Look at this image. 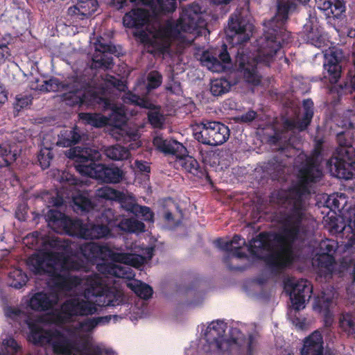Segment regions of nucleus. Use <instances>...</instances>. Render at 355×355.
Returning <instances> with one entry per match:
<instances>
[{
  "instance_id": "nucleus-1",
  "label": "nucleus",
  "mask_w": 355,
  "mask_h": 355,
  "mask_svg": "<svg viewBox=\"0 0 355 355\" xmlns=\"http://www.w3.org/2000/svg\"><path fill=\"white\" fill-rule=\"evenodd\" d=\"M286 200L292 207L288 212L280 214L279 231L259 233L250 242L248 247L251 255L263 261L275 275L281 274L293 265L295 261L293 246L300 236L305 216L302 205L289 199L287 196Z\"/></svg>"
},
{
  "instance_id": "nucleus-2",
  "label": "nucleus",
  "mask_w": 355,
  "mask_h": 355,
  "mask_svg": "<svg viewBox=\"0 0 355 355\" xmlns=\"http://www.w3.org/2000/svg\"><path fill=\"white\" fill-rule=\"evenodd\" d=\"M68 157L74 159L76 168L81 175L107 184L120 183L125 173L114 164L96 163L101 157L98 150L91 148L76 147L69 150Z\"/></svg>"
},
{
  "instance_id": "nucleus-3",
  "label": "nucleus",
  "mask_w": 355,
  "mask_h": 355,
  "mask_svg": "<svg viewBox=\"0 0 355 355\" xmlns=\"http://www.w3.org/2000/svg\"><path fill=\"white\" fill-rule=\"evenodd\" d=\"M60 254L58 252H39L31 255L26 265L34 275L50 277L49 284L58 291H71L81 284V278L76 275L60 274L56 268Z\"/></svg>"
},
{
  "instance_id": "nucleus-4",
  "label": "nucleus",
  "mask_w": 355,
  "mask_h": 355,
  "mask_svg": "<svg viewBox=\"0 0 355 355\" xmlns=\"http://www.w3.org/2000/svg\"><path fill=\"white\" fill-rule=\"evenodd\" d=\"M323 141L318 139L315 142L314 148L310 155L300 154L298 157L305 158L299 165L297 173V183L291 187L287 193V197L294 200L303 205L304 196L309 193V185L311 183L318 182L322 175V170L318 162V157L322 152Z\"/></svg>"
},
{
  "instance_id": "nucleus-5",
  "label": "nucleus",
  "mask_w": 355,
  "mask_h": 355,
  "mask_svg": "<svg viewBox=\"0 0 355 355\" xmlns=\"http://www.w3.org/2000/svg\"><path fill=\"white\" fill-rule=\"evenodd\" d=\"M281 48L280 42L271 40H263L259 45L257 54L254 58H250L248 55L239 51L236 63L245 81L254 86L259 85L262 77L257 70V64L261 63L270 67Z\"/></svg>"
},
{
  "instance_id": "nucleus-6",
  "label": "nucleus",
  "mask_w": 355,
  "mask_h": 355,
  "mask_svg": "<svg viewBox=\"0 0 355 355\" xmlns=\"http://www.w3.org/2000/svg\"><path fill=\"white\" fill-rule=\"evenodd\" d=\"M28 327L30 329L28 340L35 345H51L55 354L73 355V352H80L81 354L82 352L87 348L85 347L80 351L77 347L76 340L69 338L59 330H45L33 322H29Z\"/></svg>"
},
{
  "instance_id": "nucleus-7",
  "label": "nucleus",
  "mask_w": 355,
  "mask_h": 355,
  "mask_svg": "<svg viewBox=\"0 0 355 355\" xmlns=\"http://www.w3.org/2000/svg\"><path fill=\"white\" fill-rule=\"evenodd\" d=\"M342 51L331 50L324 55L323 64V78L327 80L331 85L328 87V93L333 96L332 102L337 104L343 95L355 92V74L350 78L349 83L345 81L337 84L341 75L340 62Z\"/></svg>"
},
{
  "instance_id": "nucleus-8",
  "label": "nucleus",
  "mask_w": 355,
  "mask_h": 355,
  "mask_svg": "<svg viewBox=\"0 0 355 355\" xmlns=\"http://www.w3.org/2000/svg\"><path fill=\"white\" fill-rule=\"evenodd\" d=\"M153 144L159 151L175 156L177 164L188 173L199 178L205 177L210 180V177L204 167L200 166L193 157L187 155L188 151L182 144L175 140L164 139L162 137H156L153 139Z\"/></svg>"
},
{
  "instance_id": "nucleus-9",
  "label": "nucleus",
  "mask_w": 355,
  "mask_h": 355,
  "mask_svg": "<svg viewBox=\"0 0 355 355\" xmlns=\"http://www.w3.org/2000/svg\"><path fill=\"white\" fill-rule=\"evenodd\" d=\"M337 141L338 147L331 160L330 170L339 179L351 180L355 176V149L343 132L338 134Z\"/></svg>"
},
{
  "instance_id": "nucleus-10",
  "label": "nucleus",
  "mask_w": 355,
  "mask_h": 355,
  "mask_svg": "<svg viewBox=\"0 0 355 355\" xmlns=\"http://www.w3.org/2000/svg\"><path fill=\"white\" fill-rule=\"evenodd\" d=\"M295 0H276V12L273 17L264 23L266 30L263 40L280 42L277 36L284 29L290 17L297 11Z\"/></svg>"
},
{
  "instance_id": "nucleus-11",
  "label": "nucleus",
  "mask_w": 355,
  "mask_h": 355,
  "mask_svg": "<svg viewBox=\"0 0 355 355\" xmlns=\"http://www.w3.org/2000/svg\"><path fill=\"white\" fill-rule=\"evenodd\" d=\"M96 304L89 300L78 297H73L66 300L55 313L57 321L60 323H67L72 321L74 317L89 316L97 313Z\"/></svg>"
},
{
  "instance_id": "nucleus-12",
  "label": "nucleus",
  "mask_w": 355,
  "mask_h": 355,
  "mask_svg": "<svg viewBox=\"0 0 355 355\" xmlns=\"http://www.w3.org/2000/svg\"><path fill=\"white\" fill-rule=\"evenodd\" d=\"M198 128L200 130L194 132V138L203 144L214 146L221 145L230 137L228 126L219 121H203Z\"/></svg>"
},
{
  "instance_id": "nucleus-13",
  "label": "nucleus",
  "mask_w": 355,
  "mask_h": 355,
  "mask_svg": "<svg viewBox=\"0 0 355 355\" xmlns=\"http://www.w3.org/2000/svg\"><path fill=\"white\" fill-rule=\"evenodd\" d=\"M165 26L171 28V32L168 35L171 44L173 40L181 37L182 33L198 35V29L204 26V21L197 12H192L191 10H186L176 22L168 21Z\"/></svg>"
},
{
  "instance_id": "nucleus-14",
  "label": "nucleus",
  "mask_w": 355,
  "mask_h": 355,
  "mask_svg": "<svg viewBox=\"0 0 355 355\" xmlns=\"http://www.w3.org/2000/svg\"><path fill=\"white\" fill-rule=\"evenodd\" d=\"M85 293L87 295L103 297L100 300L104 306H116L121 304L120 295L105 284V279L98 274L88 276L86 279Z\"/></svg>"
},
{
  "instance_id": "nucleus-15",
  "label": "nucleus",
  "mask_w": 355,
  "mask_h": 355,
  "mask_svg": "<svg viewBox=\"0 0 355 355\" xmlns=\"http://www.w3.org/2000/svg\"><path fill=\"white\" fill-rule=\"evenodd\" d=\"M114 214L111 209H105L96 223L83 225L80 227V236L85 239H98L108 236L111 228L115 227Z\"/></svg>"
},
{
  "instance_id": "nucleus-16",
  "label": "nucleus",
  "mask_w": 355,
  "mask_h": 355,
  "mask_svg": "<svg viewBox=\"0 0 355 355\" xmlns=\"http://www.w3.org/2000/svg\"><path fill=\"white\" fill-rule=\"evenodd\" d=\"M297 129L299 131H304L300 126V119L295 121L291 119H286L283 123L282 129H275L274 133L269 135L267 142L271 146L276 147L279 151L289 157L291 150H294L292 142L293 138L289 133L290 130Z\"/></svg>"
},
{
  "instance_id": "nucleus-17",
  "label": "nucleus",
  "mask_w": 355,
  "mask_h": 355,
  "mask_svg": "<svg viewBox=\"0 0 355 355\" xmlns=\"http://www.w3.org/2000/svg\"><path fill=\"white\" fill-rule=\"evenodd\" d=\"M171 29L170 26H164L157 30L152 37L141 30L135 33V36L138 37L142 43L148 44L156 51L164 54L168 52L171 46L168 35L171 32Z\"/></svg>"
},
{
  "instance_id": "nucleus-18",
  "label": "nucleus",
  "mask_w": 355,
  "mask_h": 355,
  "mask_svg": "<svg viewBox=\"0 0 355 355\" xmlns=\"http://www.w3.org/2000/svg\"><path fill=\"white\" fill-rule=\"evenodd\" d=\"M49 225L57 232H64L69 235L76 234L78 230H80L82 223L79 220H73L64 213L56 210L50 209L46 215Z\"/></svg>"
},
{
  "instance_id": "nucleus-19",
  "label": "nucleus",
  "mask_w": 355,
  "mask_h": 355,
  "mask_svg": "<svg viewBox=\"0 0 355 355\" xmlns=\"http://www.w3.org/2000/svg\"><path fill=\"white\" fill-rule=\"evenodd\" d=\"M252 24L249 22L246 17L241 12H234L228 20V29L227 31L230 37H237V43L247 42L250 37Z\"/></svg>"
},
{
  "instance_id": "nucleus-20",
  "label": "nucleus",
  "mask_w": 355,
  "mask_h": 355,
  "mask_svg": "<svg viewBox=\"0 0 355 355\" xmlns=\"http://www.w3.org/2000/svg\"><path fill=\"white\" fill-rule=\"evenodd\" d=\"M64 87L67 91L62 95L64 101L67 105H84L85 103V91L84 85L78 76H73L67 81Z\"/></svg>"
},
{
  "instance_id": "nucleus-21",
  "label": "nucleus",
  "mask_w": 355,
  "mask_h": 355,
  "mask_svg": "<svg viewBox=\"0 0 355 355\" xmlns=\"http://www.w3.org/2000/svg\"><path fill=\"white\" fill-rule=\"evenodd\" d=\"M216 55V53L213 55L209 51L203 52L200 58L201 64L213 72H223L225 70V64L231 62V58L225 44H223L222 49L219 51L218 57Z\"/></svg>"
},
{
  "instance_id": "nucleus-22",
  "label": "nucleus",
  "mask_w": 355,
  "mask_h": 355,
  "mask_svg": "<svg viewBox=\"0 0 355 355\" xmlns=\"http://www.w3.org/2000/svg\"><path fill=\"white\" fill-rule=\"evenodd\" d=\"M102 40L103 39L100 37L95 43L96 51L99 53H96L93 55L91 67L92 69H110L114 66V60L112 56L105 53H114L116 48L111 44L103 42Z\"/></svg>"
},
{
  "instance_id": "nucleus-23",
  "label": "nucleus",
  "mask_w": 355,
  "mask_h": 355,
  "mask_svg": "<svg viewBox=\"0 0 355 355\" xmlns=\"http://www.w3.org/2000/svg\"><path fill=\"white\" fill-rule=\"evenodd\" d=\"M286 286L291 288L290 297L294 309L299 311L304 308L306 297L309 298L312 293V287L308 281L301 279L295 284L288 281L286 283Z\"/></svg>"
},
{
  "instance_id": "nucleus-24",
  "label": "nucleus",
  "mask_w": 355,
  "mask_h": 355,
  "mask_svg": "<svg viewBox=\"0 0 355 355\" xmlns=\"http://www.w3.org/2000/svg\"><path fill=\"white\" fill-rule=\"evenodd\" d=\"M315 6L327 19H341L345 16L346 1L345 0H315Z\"/></svg>"
},
{
  "instance_id": "nucleus-25",
  "label": "nucleus",
  "mask_w": 355,
  "mask_h": 355,
  "mask_svg": "<svg viewBox=\"0 0 355 355\" xmlns=\"http://www.w3.org/2000/svg\"><path fill=\"white\" fill-rule=\"evenodd\" d=\"M215 245L221 250L225 251V254L223 257V261L230 270H243V268L239 266H234L231 263L233 258L245 259L248 258L245 252L241 251L239 246H235L232 249L230 240H225L222 238H218L214 241Z\"/></svg>"
},
{
  "instance_id": "nucleus-26",
  "label": "nucleus",
  "mask_w": 355,
  "mask_h": 355,
  "mask_svg": "<svg viewBox=\"0 0 355 355\" xmlns=\"http://www.w3.org/2000/svg\"><path fill=\"white\" fill-rule=\"evenodd\" d=\"M98 7V3L96 0H78L76 4L69 7L67 15L83 20L90 17Z\"/></svg>"
},
{
  "instance_id": "nucleus-27",
  "label": "nucleus",
  "mask_w": 355,
  "mask_h": 355,
  "mask_svg": "<svg viewBox=\"0 0 355 355\" xmlns=\"http://www.w3.org/2000/svg\"><path fill=\"white\" fill-rule=\"evenodd\" d=\"M149 20L148 12L143 8H133L126 12L123 17V24L129 28H140Z\"/></svg>"
},
{
  "instance_id": "nucleus-28",
  "label": "nucleus",
  "mask_w": 355,
  "mask_h": 355,
  "mask_svg": "<svg viewBox=\"0 0 355 355\" xmlns=\"http://www.w3.org/2000/svg\"><path fill=\"white\" fill-rule=\"evenodd\" d=\"M323 338L318 331L306 337L301 351V355H323Z\"/></svg>"
},
{
  "instance_id": "nucleus-29",
  "label": "nucleus",
  "mask_w": 355,
  "mask_h": 355,
  "mask_svg": "<svg viewBox=\"0 0 355 355\" xmlns=\"http://www.w3.org/2000/svg\"><path fill=\"white\" fill-rule=\"evenodd\" d=\"M57 300L56 295L54 299H51L49 294L44 292H37L31 297L28 305L32 310L45 311L51 309L57 303Z\"/></svg>"
},
{
  "instance_id": "nucleus-30",
  "label": "nucleus",
  "mask_w": 355,
  "mask_h": 355,
  "mask_svg": "<svg viewBox=\"0 0 355 355\" xmlns=\"http://www.w3.org/2000/svg\"><path fill=\"white\" fill-rule=\"evenodd\" d=\"M226 324L223 321L212 322L206 329L205 338L210 345L215 344L220 349L221 342L225 332Z\"/></svg>"
},
{
  "instance_id": "nucleus-31",
  "label": "nucleus",
  "mask_w": 355,
  "mask_h": 355,
  "mask_svg": "<svg viewBox=\"0 0 355 355\" xmlns=\"http://www.w3.org/2000/svg\"><path fill=\"white\" fill-rule=\"evenodd\" d=\"M81 135L79 128L75 125L69 129L62 130L58 135L57 146L61 147H71L79 143Z\"/></svg>"
},
{
  "instance_id": "nucleus-32",
  "label": "nucleus",
  "mask_w": 355,
  "mask_h": 355,
  "mask_svg": "<svg viewBox=\"0 0 355 355\" xmlns=\"http://www.w3.org/2000/svg\"><path fill=\"white\" fill-rule=\"evenodd\" d=\"M132 3H141L149 7L153 12L171 13L174 12V4L171 5L167 0H129ZM174 3V2H171Z\"/></svg>"
},
{
  "instance_id": "nucleus-33",
  "label": "nucleus",
  "mask_w": 355,
  "mask_h": 355,
  "mask_svg": "<svg viewBox=\"0 0 355 355\" xmlns=\"http://www.w3.org/2000/svg\"><path fill=\"white\" fill-rule=\"evenodd\" d=\"M73 209L81 215L95 209L94 202L84 193H78L73 197Z\"/></svg>"
},
{
  "instance_id": "nucleus-34",
  "label": "nucleus",
  "mask_w": 355,
  "mask_h": 355,
  "mask_svg": "<svg viewBox=\"0 0 355 355\" xmlns=\"http://www.w3.org/2000/svg\"><path fill=\"white\" fill-rule=\"evenodd\" d=\"M28 280L26 273L21 268H11L8 275V284L10 286L19 289L25 286Z\"/></svg>"
},
{
  "instance_id": "nucleus-35",
  "label": "nucleus",
  "mask_w": 355,
  "mask_h": 355,
  "mask_svg": "<svg viewBox=\"0 0 355 355\" xmlns=\"http://www.w3.org/2000/svg\"><path fill=\"white\" fill-rule=\"evenodd\" d=\"M85 105L98 106L103 110H107L111 105V100L103 94L95 92H87L85 93Z\"/></svg>"
},
{
  "instance_id": "nucleus-36",
  "label": "nucleus",
  "mask_w": 355,
  "mask_h": 355,
  "mask_svg": "<svg viewBox=\"0 0 355 355\" xmlns=\"http://www.w3.org/2000/svg\"><path fill=\"white\" fill-rule=\"evenodd\" d=\"M116 220L115 227L126 232H141L144 231L145 225L143 222L135 218H123L119 222Z\"/></svg>"
},
{
  "instance_id": "nucleus-37",
  "label": "nucleus",
  "mask_w": 355,
  "mask_h": 355,
  "mask_svg": "<svg viewBox=\"0 0 355 355\" xmlns=\"http://www.w3.org/2000/svg\"><path fill=\"white\" fill-rule=\"evenodd\" d=\"M104 153L107 157L115 161L127 159L130 156V150L120 144L107 147Z\"/></svg>"
},
{
  "instance_id": "nucleus-38",
  "label": "nucleus",
  "mask_w": 355,
  "mask_h": 355,
  "mask_svg": "<svg viewBox=\"0 0 355 355\" xmlns=\"http://www.w3.org/2000/svg\"><path fill=\"white\" fill-rule=\"evenodd\" d=\"M58 264H60V270L62 272L79 271L83 267V263L71 259L66 256L63 252H58Z\"/></svg>"
},
{
  "instance_id": "nucleus-39",
  "label": "nucleus",
  "mask_w": 355,
  "mask_h": 355,
  "mask_svg": "<svg viewBox=\"0 0 355 355\" xmlns=\"http://www.w3.org/2000/svg\"><path fill=\"white\" fill-rule=\"evenodd\" d=\"M99 249L98 259L103 261L110 259L113 262L119 263L120 261L126 258V255L122 254L123 252H114L108 245H99Z\"/></svg>"
},
{
  "instance_id": "nucleus-40",
  "label": "nucleus",
  "mask_w": 355,
  "mask_h": 355,
  "mask_svg": "<svg viewBox=\"0 0 355 355\" xmlns=\"http://www.w3.org/2000/svg\"><path fill=\"white\" fill-rule=\"evenodd\" d=\"M340 233L343 236L347 239L345 243L347 249L353 248L355 250V212L349 218L348 225L342 228Z\"/></svg>"
},
{
  "instance_id": "nucleus-41",
  "label": "nucleus",
  "mask_w": 355,
  "mask_h": 355,
  "mask_svg": "<svg viewBox=\"0 0 355 355\" xmlns=\"http://www.w3.org/2000/svg\"><path fill=\"white\" fill-rule=\"evenodd\" d=\"M315 262L321 271L326 274H331L334 270V265L336 263L335 257L332 254H319Z\"/></svg>"
},
{
  "instance_id": "nucleus-42",
  "label": "nucleus",
  "mask_w": 355,
  "mask_h": 355,
  "mask_svg": "<svg viewBox=\"0 0 355 355\" xmlns=\"http://www.w3.org/2000/svg\"><path fill=\"white\" fill-rule=\"evenodd\" d=\"M231 88V84L226 78H217L211 80L210 83V92L214 96H221Z\"/></svg>"
},
{
  "instance_id": "nucleus-43",
  "label": "nucleus",
  "mask_w": 355,
  "mask_h": 355,
  "mask_svg": "<svg viewBox=\"0 0 355 355\" xmlns=\"http://www.w3.org/2000/svg\"><path fill=\"white\" fill-rule=\"evenodd\" d=\"M128 286L139 297L144 300L150 299L153 293L152 287L141 282L129 284Z\"/></svg>"
},
{
  "instance_id": "nucleus-44",
  "label": "nucleus",
  "mask_w": 355,
  "mask_h": 355,
  "mask_svg": "<svg viewBox=\"0 0 355 355\" xmlns=\"http://www.w3.org/2000/svg\"><path fill=\"white\" fill-rule=\"evenodd\" d=\"M95 196L98 199L116 202L122 196V191L109 187H104L97 189Z\"/></svg>"
},
{
  "instance_id": "nucleus-45",
  "label": "nucleus",
  "mask_w": 355,
  "mask_h": 355,
  "mask_svg": "<svg viewBox=\"0 0 355 355\" xmlns=\"http://www.w3.org/2000/svg\"><path fill=\"white\" fill-rule=\"evenodd\" d=\"M304 114L300 119L302 129H306L310 125L313 116V103L311 99L303 101Z\"/></svg>"
},
{
  "instance_id": "nucleus-46",
  "label": "nucleus",
  "mask_w": 355,
  "mask_h": 355,
  "mask_svg": "<svg viewBox=\"0 0 355 355\" xmlns=\"http://www.w3.org/2000/svg\"><path fill=\"white\" fill-rule=\"evenodd\" d=\"M99 245L96 243H87L80 246L83 256L89 261H96L98 258Z\"/></svg>"
},
{
  "instance_id": "nucleus-47",
  "label": "nucleus",
  "mask_w": 355,
  "mask_h": 355,
  "mask_svg": "<svg viewBox=\"0 0 355 355\" xmlns=\"http://www.w3.org/2000/svg\"><path fill=\"white\" fill-rule=\"evenodd\" d=\"M17 159V154L9 146H0V168L10 166Z\"/></svg>"
},
{
  "instance_id": "nucleus-48",
  "label": "nucleus",
  "mask_w": 355,
  "mask_h": 355,
  "mask_svg": "<svg viewBox=\"0 0 355 355\" xmlns=\"http://www.w3.org/2000/svg\"><path fill=\"white\" fill-rule=\"evenodd\" d=\"M116 202L120 203L121 207L124 210L133 214L137 213L139 205L133 198L126 196L123 192H122V196Z\"/></svg>"
},
{
  "instance_id": "nucleus-49",
  "label": "nucleus",
  "mask_w": 355,
  "mask_h": 355,
  "mask_svg": "<svg viewBox=\"0 0 355 355\" xmlns=\"http://www.w3.org/2000/svg\"><path fill=\"white\" fill-rule=\"evenodd\" d=\"M80 117L88 124L96 128H101L106 124V119L97 114L80 113Z\"/></svg>"
},
{
  "instance_id": "nucleus-50",
  "label": "nucleus",
  "mask_w": 355,
  "mask_h": 355,
  "mask_svg": "<svg viewBox=\"0 0 355 355\" xmlns=\"http://www.w3.org/2000/svg\"><path fill=\"white\" fill-rule=\"evenodd\" d=\"M107 110L111 111L110 118L116 123V125L124 122L125 115L124 109L122 106L117 105L111 101V105L108 108H107Z\"/></svg>"
},
{
  "instance_id": "nucleus-51",
  "label": "nucleus",
  "mask_w": 355,
  "mask_h": 355,
  "mask_svg": "<svg viewBox=\"0 0 355 355\" xmlns=\"http://www.w3.org/2000/svg\"><path fill=\"white\" fill-rule=\"evenodd\" d=\"M112 276L118 278L132 279L135 277V273L130 266H128L126 264L121 266L114 263Z\"/></svg>"
},
{
  "instance_id": "nucleus-52",
  "label": "nucleus",
  "mask_w": 355,
  "mask_h": 355,
  "mask_svg": "<svg viewBox=\"0 0 355 355\" xmlns=\"http://www.w3.org/2000/svg\"><path fill=\"white\" fill-rule=\"evenodd\" d=\"M53 157V155L51 148H43L40 150L37 155V160L40 166L43 170L46 169L50 166Z\"/></svg>"
},
{
  "instance_id": "nucleus-53",
  "label": "nucleus",
  "mask_w": 355,
  "mask_h": 355,
  "mask_svg": "<svg viewBox=\"0 0 355 355\" xmlns=\"http://www.w3.org/2000/svg\"><path fill=\"white\" fill-rule=\"evenodd\" d=\"M33 97L31 94H19L16 95L14 108L19 112L32 104Z\"/></svg>"
},
{
  "instance_id": "nucleus-54",
  "label": "nucleus",
  "mask_w": 355,
  "mask_h": 355,
  "mask_svg": "<svg viewBox=\"0 0 355 355\" xmlns=\"http://www.w3.org/2000/svg\"><path fill=\"white\" fill-rule=\"evenodd\" d=\"M263 168L266 173L270 175L275 173H279L283 169L282 162L275 156L265 162Z\"/></svg>"
},
{
  "instance_id": "nucleus-55",
  "label": "nucleus",
  "mask_w": 355,
  "mask_h": 355,
  "mask_svg": "<svg viewBox=\"0 0 355 355\" xmlns=\"http://www.w3.org/2000/svg\"><path fill=\"white\" fill-rule=\"evenodd\" d=\"M162 83V76L158 71H150L147 76V89L150 91L158 88Z\"/></svg>"
},
{
  "instance_id": "nucleus-56",
  "label": "nucleus",
  "mask_w": 355,
  "mask_h": 355,
  "mask_svg": "<svg viewBox=\"0 0 355 355\" xmlns=\"http://www.w3.org/2000/svg\"><path fill=\"white\" fill-rule=\"evenodd\" d=\"M332 302L333 301L331 297L322 295L315 300L314 309L318 310L320 313L327 312V311H330Z\"/></svg>"
},
{
  "instance_id": "nucleus-57",
  "label": "nucleus",
  "mask_w": 355,
  "mask_h": 355,
  "mask_svg": "<svg viewBox=\"0 0 355 355\" xmlns=\"http://www.w3.org/2000/svg\"><path fill=\"white\" fill-rule=\"evenodd\" d=\"M122 254L126 255V258L123 261H120L119 263L126 264L135 268L140 267L143 263L142 257L127 252H123Z\"/></svg>"
},
{
  "instance_id": "nucleus-58",
  "label": "nucleus",
  "mask_w": 355,
  "mask_h": 355,
  "mask_svg": "<svg viewBox=\"0 0 355 355\" xmlns=\"http://www.w3.org/2000/svg\"><path fill=\"white\" fill-rule=\"evenodd\" d=\"M338 248L337 243L334 240L327 239L322 241L320 243L321 254H332L336 252Z\"/></svg>"
},
{
  "instance_id": "nucleus-59",
  "label": "nucleus",
  "mask_w": 355,
  "mask_h": 355,
  "mask_svg": "<svg viewBox=\"0 0 355 355\" xmlns=\"http://www.w3.org/2000/svg\"><path fill=\"white\" fill-rule=\"evenodd\" d=\"M148 119L153 128H161L164 124L163 115L159 111H149Z\"/></svg>"
},
{
  "instance_id": "nucleus-60",
  "label": "nucleus",
  "mask_w": 355,
  "mask_h": 355,
  "mask_svg": "<svg viewBox=\"0 0 355 355\" xmlns=\"http://www.w3.org/2000/svg\"><path fill=\"white\" fill-rule=\"evenodd\" d=\"M340 326L345 331L351 332L355 329V322L352 315H343L340 319Z\"/></svg>"
},
{
  "instance_id": "nucleus-61",
  "label": "nucleus",
  "mask_w": 355,
  "mask_h": 355,
  "mask_svg": "<svg viewBox=\"0 0 355 355\" xmlns=\"http://www.w3.org/2000/svg\"><path fill=\"white\" fill-rule=\"evenodd\" d=\"M137 213L134 215L136 216H141L142 219L148 222H153L154 213L146 206L139 205Z\"/></svg>"
},
{
  "instance_id": "nucleus-62",
  "label": "nucleus",
  "mask_w": 355,
  "mask_h": 355,
  "mask_svg": "<svg viewBox=\"0 0 355 355\" xmlns=\"http://www.w3.org/2000/svg\"><path fill=\"white\" fill-rule=\"evenodd\" d=\"M257 117V113L250 110L247 112L243 113L236 118V121L240 123H250Z\"/></svg>"
},
{
  "instance_id": "nucleus-63",
  "label": "nucleus",
  "mask_w": 355,
  "mask_h": 355,
  "mask_svg": "<svg viewBox=\"0 0 355 355\" xmlns=\"http://www.w3.org/2000/svg\"><path fill=\"white\" fill-rule=\"evenodd\" d=\"M325 205L327 207L331 210L340 209V203L338 199V196L335 194L329 195L327 197Z\"/></svg>"
},
{
  "instance_id": "nucleus-64",
  "label": "nucleus",
  "mask_w": 355,
  "mask_h": 355,
  "mask_svg": "<svg viewBox=\"0 0 355 355\" xmlns=\"http://www.w3.org/2000/svg\"><path fill=\"white\" fill-rule=\"evenodd\" d=\"M96 268L98 271L102 274L113 275L114 263L110 262H104L102 263L97 264Z\"/></svg>"
}]
</instances>
